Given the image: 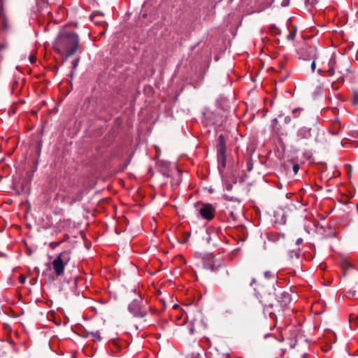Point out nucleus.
Wrapping results in <instances>:
<instances>
[{"label":"nucleus","mask_w":358,"mask_h":358,"mask_svg":"<svg viewBox=\"0 0 358 358\" xmlns=\"http://www.w3.org/2000/svg\"><path fill=\"white\" fill-rule=\"evenodd\" d=\"M80 45L78 35L75 32L63 31L59 33L54 43V48L60 55L65 54V59L74 55Z\"/></svg>","instance_id":"f257e3e1"},{"label":"nucleus","mask_w":358,"mask_h":358,"mask_svg":"<svg viewBox=\"0 0 358 358\" xmlns=\"http://www.w3.org/2000/svg\"><path fill=\"white\" fill-rule=\"evenodd\" d=\"M71 258V250H64L56 256L52 262L51 266L54 273L57 277L62 276L64 274L65 266L69 264ZM50 266V264H48Z\"/></svg>","instance_id":"f03ea898"},{"label":"nucleus","mask_w":358,"mask_h":358,"mask_svg":"<svg viewBox=\"0 0 358 358\" xmlns=\"http://www.w3.org/2000/svg\"><path fill=\"white\" fill-rule=\"evenodd\" d=\"M128 310L136 317H144L147 311L143 305V299L139 296L138 299H134L128 306Z\"/></svg>","instance_id":"7ed1b4c3"},{"label":"nucleus","mask_w":358,"mask_h":358,"mask_svg":"<svg viewBox=\"0 0 358 358\" xmlns=\"http://www.w3.org/2000/svg\"><path fill=\"white\" fill-rule=\"evenodd\" d=\"M197 206H200L199 214L203 219L210 221L215 217V208L211 203L198 202Z\"/></svg>","instance_id":"20e7f679"},{"label":"nucleus","mask_w":358,"mask_h":358,"mask_svg":"<svg viewBox=\"0 0 358 358\" xmlns=\"http://www.w3.org/2000/svg\"><path fill=\"white\" fill-rule=\"evenodd\" d=\"M203 267L211 271H216L222 266V262L215 259L213 255H206L202 258Z\"/></svg>","instance_id":"39448f33"},{"label":"nucleus","mask_w":358,"mask_h":358,"mask_svg":"<svg viewBox=\"0 0 358 358\" xmlns=\"http://www.w3.org/2000/svg\"><path fill=\"white\" fill-rule=\"evenodd\" d=\"M329 68L327 71V72L329 74V76H333L335 74L336 71H337V74L338 76V77L337 78V80L340 81V82H343L344 79L341 76V75L343 74V71L337 67L335 59H331V60L329 62Z\"/></svg>","instance_id":"423d86ee"},{"label":"nucleus","mask_w":358,"mask_h":358,"mask_svg":"<svg viewBox=\"0 0 358 358\" xmlns=\"http://www.w3.org/2000/svg\"><path fill=\"white\" fill-rule=\"evenodd\" d=\"M273 294L278 301L280 302L281 306L286 305L289 301V295L287 293L282 292L280 289H277L275 287Z\"/></svg>","instance_id":"0eeeda50"},{"label":"nucleus","mask_w":358,"mask_h":358,"mask_svg":"<svg viewBox=\"0 0 358 358\" xmlns=\"http://www.w3.org/2000/svg\"><path fill=\"white\" fill-rule=\"evenodd\" d=\"M273 217L275 219L273 221L274 225L284 224L286 222L285 213L282 208H279L273 212Z\"/></svg>","instance_id":"6e6552de"},{"label":"nucleus","mask_w":358,"mask_h":358,"mask_svg":"<svg viewBox=\"0 0 358 358\" xmlns=\"http://www.w3.org/2000/svg\"><path fill=\"white\" fill-rule=\"evenodd\" d=\"M227 137L224 134H220L218 136V142L217 144V153L226 152L227 150Z\"/></svg>","instance_id":"1a4fd4ad"},{"label":"nucleus","mask_w":358,"mask_h":358,"mask_svg":"<svg viewBox=\"0 0 358 358\" xmlns=\"http://www.w3.org/2000/svg\"><path fill=\"white\" fill-rule=\"evenodd\" d=\"M84 190H79L77 193L67 196L65 199L68 204L73 205L83 199Z\"/></svg>","instance_id":"9d476101"},{"label":"nucleus","mask_w":358,"mask_h":358,"mask_svg":"<svg viewBox=\"0 0 358 358\" xmlns=\"http://www.w3.org/2000/svg\"><path fill=\"white\" fill-rule=\"evenodd\" d=\"M103 14L98 10L94 11L90 15V20L96 24L103 22Z\"/></svg>","instance_id":"9b49d317"},{"label":"nucleus","mask_w":358,"mask_h":358,"mask_svg":"<svg viewBox=\"0 0 358 358\" xmlns=\"http://www.w3.org/2000/svg\"><path fill=\"white\" fill-rule=\"evenodd\" d=\"M217 160L222 168H225L227 163L226 152H223L222 154L217 153Z\"/></svg>","instance_id":"f8f14e48"},{"label":"nucleus","mask_w":358,"mask_h":358,"mask_svg":"<svg viewBox=\"0 0 358 358\" xmlns=\"http://www.w3.org/2000/svg\"><path fill=\"white\" fill-rule=\"evenodd\" d=\"M341 266L343 268V275L345 276L347 273V269L353 267V265L352 263L348 262V261H343L342 264H341Z\"/></svg>","instance_id":"ddd939ff"},{"label":"nucleus","mask_w":358,"mask_h":358,"mask_svg":"<svg viewBox=\"0 0 358 358\" xmlns=\"http://www.w3.org/2000/svg\"><path fill=\"white\" fill-rule=\"evenodd\" d=\"M87 336H91L92 341L94 342H99L101 341V336L99 331L87 333Z\"/></svg>","instance_id":"4468645a"},{"label":"nucleus","mask_w":358,"mask_h":358,"mask_svg":"<svg viewBox=\"0 0 358 358\" xmlns=\"http://www.w3.org/2000/svg\"><path fill=\"white\" fill-rule=\"evenodd\" d=\"M269 30H270V36L271 35L275 36V35L280 34V29L278 27H277L275 24L270 25Z\"/></svg>","instance_id":"2eb2a0df"},{"label":"nucleus","mask_w":358,"mask_h":358,"mask_svg":"<svg viewBox=\"0 0 358 358\" xmlns=\"http://www.w3.org/2000/svg\"><path fill=\"white\" fill-rule=\"evenodd\" d=\"M79 61H80V58L78 57V58L75 59L72 62V71H71V74L73 73V71L76 69V68H77V66L78 65Z\"/></svg>","instance_id":"dca6fc26"},{"label":"nucleus","mask_w":358,"mask_h":358,"mask_svg":"<svg viewBox=\"0 0 358 358\" xmlns=\"http://www.w3.org/2000/svg\"><path fill=\"white\" fill-rule=\"evenodd\" d=\"M111 345L113 346V348L111 349L113 352H117L120 351V347L115 342L113 341Z\"/></svg>","instance_id":"f3484780"},{"label":"nucleus","mask_w":358,"mask_h":358,"mask_svg":"<svg viewBox=\"0 0 358 358\" xmlns=\"http://www.w3.org/2000/svg\"><path fill=\"white\" fill-rule=\"evenodd\" d=\"M352 103L354 105H358V92L357 91H355L353 92V100H352Z\"/></svg>","instance_id":"a211bd4d"},{"label":"nucleus","mask_w":358,"mask_h":358,"mask_svg":"<svg viewBox=\"0 0 358 358\" xmlns=\"http://www.w3.org/2000/svg\"><path fill=\"white\" fill-rule=\"evenodd\" d=\"M246 169L248 171H250L252 169V163L250 159L246 161Z\"/></svg>","instance_id":"6ab92c4d"},{"label":"nucleus","mask_w":358,"mask_h":358,"mask_svg":"<svg viewBox=\"0 0 358 358\" xmlns=\"http://www.w3.org/2000/svg\"><path fill=\"white\" fill-rule=\"evenodd\" d=\"M129 164V160H127L124 164L120 165L119 170L120 171H124V169L127 168V166H128Z\"/></svg>","instance_id":"aec40b11"},{"label":"nucleus","mask_w":358,"mask_h":358,"mask_svg":"<svg viewBox=\"0 0 358 358\" xmlns=\"http://www.w3.org/2000/svg\"><path fill=\"white\" fill-rule=\"evenodd\" d=\"M62 242H63V241H60L59 242H52L50 243V246L52 248H55V247L59 246Z\"/></svg>","instance_id":"412c9836"},{"label":"nucleus","mask_w":358,"mask_h":358,"mask_svg":"<svg viewBox=\"0 0 358 358\" xmlns=\"http://www.w3.org/2000/svg\"><path fill=\"white\" fill-rule=\"evenodd\" d=\"M29 61H30V62H31V64H34V63H35V62H36V56H35V55H34L31 54V55H29Z\"/></svg>","instance_id":"4be33fe9"},{"label":"nucleus","mask_w":358,"mask_h":358,"mask_svg":"<svg viewBox=\"0 0 358 358\" xmlns=\"http://www.w3.org/2000/svg\"><path fill=\"white\" fill-rule=\"evenodd\" d=\"M294 37H295V31L290 32L287 36L288 40H293L294 38Z\"/></svg>","instance_id":"5701e85b"},{"label":"nucleus","mask_w":358,"mask_h":358,"mask_svg":"<svg viewBox=\"0 0 358 358\" xmlns=\"http://www.w3.org/2000/svg\"><path fill=\"white\" fill-rule=\"evenodd\" d=\"M18 280H19L20 283L24 284L25 282V280H26V277L24 275H20L19 276V279Z\"/></svg>","instance_id":"b1692460"},{"label":"nucleus","mask_w":358,"mask_h":358,"mask_svg":"<svg viewBox=\"0 0 358 358\" xmlns=\"http://www.w3.org/2000/svg\"><path fill=\"white\" fill-rule=\"evenodd\" d=\"M299 170V165L294 164L293 166V171H294V173L296 174L298 173Z\"/></svg>","instance_id":"393cba45"},{"label":"nucleus","mask_w":358,"mask_h":358,"mask_svg":"<svg viewBox=\"0 0 358 358\" xmlns=\"http://www.w3.org/2000/svg\"><path fill=\"white\" fill-rule=\"evenodd\" d=\"M3 326H4V329H5L6 331H11V327H10V326L8 324L4 323Z\"/></svg>","instance_id":"a878e982"},{"label":"nucleus","mask_w":358,"mask_h":358,"mask_svg":"<svg viewBox=\"0 0 358 358\" xmlns=\"http://www.w3.org/2000/svg\"><path fill=\"white\" fill-rule=\"evenodd\" d=\"M259 159H260V162H261L262 164L266 163V162L267 161L266 156H265V157L260 156V157H259Z\"/></svg>","instance_id":"bb28decb"},{"label":"nucleus","mask_w":358,"mask_h":358,"mask_svg":"<svg viewBox=\"0 0 358 358\" xmlns=\"http://www.w3.org/2000/svg\"><path fill=\"white\" fill-rule=\"evenodd\" d=\"M292 252H294V256L298 258L299 257V249L296 248V250H293Z\"/></svg>","instance_id":"cd10ccee"},{"label":"nucleus","mask_w":358,"mask_h":358,"mask_svg":"<svg viewBox=\"0 0 358 358\" xmlns=\"http://www.w3.org/2000/svg\"><path fill=\"white\" fill-rule=\"evenodd\" d=\"M233 185L229 182H226V188L227 190H231L232 189Z\"/></svg>","instance_id":"c85d7f7f"},{"label":"nucleus","mask_w":358,"mask_h":358,"mask_svg":"<svg viewBox=\"0 0 358 358\" xmlns=\"http://www.w3.org/2000/svg\"><path fill=\"white\" fill-rule=\"evenodd\" d=\"M229 215H230V217H231L233 220H234V221H236V215H234V213L233 212H230Z\"/></svg>","instance_id":"c756f323"},{"label":"nucleus","mask_w":358,"mask_h":358,"mask_svg":"<svg viewBox=\"0 0 358 358\" xmlns=\"http://www.w3.org/2000/svg\"><path fill=\"white\" fill-rule=\"evenodd\" d=\"M316 68L315 61L313 60V62L311 64V69L313 71H315Z\"/></svg>","instance_id":"7c9ffc66"},{"label":"nucleus","mask_w":358,"mask_h":358,"mask_svg":"<svg viewBox=\"0 0 358 358\" xmlns=\"http://www.w3.org/2000/svg\"><path fill=\"white\" fill-rule=\"evenodd\" d=\"M189 332H190L191 334H193L194 332V327L192 326L189 328Z\"/></svg>","instance_id":"2f4dec72"},{"label":"nucleus","mask_w":358,"mask_h":358,"mask_svg":"<svg viewBox=\"0 0 358 358\" xmlns=\"http://www.w3.org/2000/svg\"><path fill=\"white\" fill-rule=\"evenodd\" d=\"M0 257H7V255H6L3 252H0Z\"/></svg>","instance_id":"473e14b6"},{"label":"nucleus","mask_w":358,"mask_h":358,"mask_svg":"<svg viewBox=\"0 0 358 358\" xmlns=\"http://www.w3.org/2000/svg\"><path fill=\"white\" fill-rule=\"evenodd\" d=\"M206 241H207V242H208V243H210L211 237H210V234H208V238H206Z\"/></svg>","instance_id":"72a5a7b5"},{"label":"nucleus","mask_w":358,"mask_h":358,"mask_svg":"<svg viewBox=\"0 0 358 358\" xmlns=\"http://www.w3.org/2000/svg\"><path fill=\"white\" fill-rule=\"evenodd\" d=\"M303 241L302 238H299L297 241H296V243L299 245L300 243H301Z\"/></svg>","instance_id":"f704fd0d"},{"label":"nucleus","mask_w":358,"mask_h":358,"mask_svg":"<svg viewBox=\"0 0 358 358\" xmlns=\"http://www.w3.org/2000/svg\"><path fill=\"white\" fill-rule=\"evenodd\" d=\"M69 238V235H68V234H65V235H64V238L62 240V241H63V242H64L65 240H67Z\"/></svg>","instance_id":"c9c22d12"},{"label":"nucleus","mask_w":358,"mask_h":358,"mask_svg":"<svg viewBox=\"0 0 358 358\" xmlns=\"http://www.w3.org/2000/svg\"><path fill=\"white\" fill-rule=\"evenodd\" d=\"M264 274L266 278H268V271H265Z\"/></svg>","instance_id":"e433bc0d"},{"label":"nucleus","mask_w":358,"mask_h":358,"mask_svg":"<svg viewBox=\"0 0 358 358\" xmlns=\"http://www.w3.org/2000/svg\"><path fill=\"white\" fill-rule=\"evenodd\" d=\"M149 309H150V310L152 313H155V312H156V311H155V309H153L152 307H150V308H149Z\"/></svg>","instance_id":"4c0bfd02"},{"label":"nucleus","mask_w":358,"mask_h":358,"mask_svg":"<svg viewBox=\"0 0 358 358\" xmlns=\"http://www.w3.org/2000/svg\"><path fill=\"white\" fill-rule=\"evenodd\" d=\"M4 48V46L2 45H0V51Z\"/></svg>","instance_id":"58836bf2"},{"label":"nucleus","mask_w":358,"mask_h":358,"mask_svg":"<svg viewBox=\"0 0 358 358\" xmlns=\"http://www.w3.org/2000/svg\"><path fill=\"white\" fill-rule=\"evenodd\" d=\"M273 235H271V234H270V238H269V240H270V241H271V240H272V241H273Z\"/></svg>","instance_id":"ea45409f"},{"label":"nucleus","mask_w":358,"mask_h":358,"mask_svg":"<svg viewBox=\"0 0 358 358\" xmlns=\"http://www.w3.org/2000/svg\"><path fill=\"white\" fill-rule=\"evenodd\" d=\"M265 235H266V237L268 238V232H266V233L265 234Z\"/></svg>","instance_id":"a19ab883"},{"label":"nucleus","mask_w":358,"mask_h":358,"mask_svg":"<svg viewBox=\"0 0 358 358\" xmlns=\"http://www.w3.org/2000/svg\"><path fill=\"white\" fill-rule=\"evenodd\" d=\"M255 282V279H252L251 285Z\"/></svg>","instance_id":"79ce46f5"},{"label":"nucleus","mask_w":358,"mask_h":358,"mask_svg":"<svg viewBox=\"0 0 358 358\" xmlns=\"http://www.w3.org/2000/svg\"><path fill=\"white\" fill-rule=\"evenodd\" d=\"M273 122H275V123H276V122H277V119H275H275L273 120Z\"/></svg>","instance_id":"37998d69"},{"label":"nucleus","mask_w":358,"mask_h":358,"mask_svg":"<svg viewBox=\"0 0 358 358\" xmlns=\"http://www.w3.org/2000/svg\"><path fill=\"white\" fill-rule=\"evenodd\" d=\"M268 334H266V335L264 336V338H268Z\"/></svg>","instance_id":"c03bdc74"},{"label":"nucleus","mask_w":358,"mask_h":358,"mask_svg":"<svg viewBox=\"0 0 358 358\" xmlns=\"http://www.w3.org/2000/svg\"><path fill=\"white\" fill-rule=\"evenodd\" d=\"M317 71L320 73L322 72V69H319Z\"/></svg>","instance_id":"a18cd8bd"},{"label":"nucleus","mask_w":358,"mask_h":358,"mask_svg":"<svg viewBox=\"0 0 358 358\" xmlns=\"http://www.w3.org/2000/svg\"><path fill=\"white\" fill-rule=\"evenodd\" d=\"M271 315H275V314H274V313H269L270 317H271Z\"/></svg>","instance_id":"49530a36"},{"label":"nucleus","mask_w":358,"mask_h":358,"mask_svg":"<svg viewBox=\"0 0 358 358\" xmlns=\"http://www.w3.org/2000/svg\"><path fill=\"white\" fill-rule=\"evenodd\" d=\"M28 253H29V255L31 254V252L30 250L28 251Z\"/></svg>","instance_id":"de8ad7c7"},{"label":"nucleus","mask_w":358,"mask_h":358,"mask_svg":"<svg viewBox=\"0 0 358 358\" xmlns=\"http://www.w3.org/2000/svg\"><path fill=\"white\" fill-rule=\"evenodd\" d=\"M77 283V278L75 279V284Z\"/></svg>","instance_id":"09e8293b"},{"label":"nucleus","mask_w":358,"mask_h":358,"mask_svg":"<svg viewBox=\"0 0 358 358\" xmlns=\"http://www.w3.org/2000/svg\"><path fill=\"white\" fill-rule=\"evenodd\" d=\"M177 306H178L177 305H175V306H173V308H177Z\"/></svg>","instance_id":"8fccbe9b"},{"label":"nucleus","mask_w":358,"mask_h":358,"mask_svg":"<svg viewBox=\"0 0 358 358\" xmlns=\"http://www.w3.org/2000/svg\"><path fill=\"white\" fill-rule=\"evenodd\" d=\"M275 41H279V38H276Z\"/></svg>","instance_id":"3c124183"},{"label":"nucleus","mask_w":358,"mask_h":358,"mask_svg":"<svg viewBox=\"0 0 358 358\" xmlns=\"http://www.w3.org/2000/svg\"><path fill=\"white\" fill-rule=\"evenodd\" d=\"M274 69L273 67H270V71Z\"/></svg>","instance_id":"603ef678"},{"label":"nucleus","mask_w":358,"mask_h":358,"mask_svg":"<svg viewBox=\"0 0 358 358\" xmlns=\"http://www.w3.org/2000/svg\"><path fill=\"white\" fill-rule=\"evenodd\" d=\"M269 106H272V103L270 101V103H269Z\"/></svg>","instance_id":"864d4df0"},{"label":"nucleus","mask_w":358,"mask_h":358,"mask_svg":"<svg viewBox=\"0 0 358 358\" xmlns=\"http://www.w3.org/2000/svg\"><path fill=\"white\" fill-rule=\"evenodd\" d=\"M297 110V109H295L293 110V113H295Z\"/></svg>","instance_id":"5fc2aeb1"},{"label":"nucleus","mask_w":358,"mask_h":358,"mask_svg":"<svg viewBox=\"0 0 358 358\" xmlns=\"http://www.w3.org/2000/svg\"><path fill=\"white\" fill-rule=\"evenodd\" d=\"M236 358H243V357H236Z\"/></svg>","instance_id":"6e6d98bb"}]
</instances>
